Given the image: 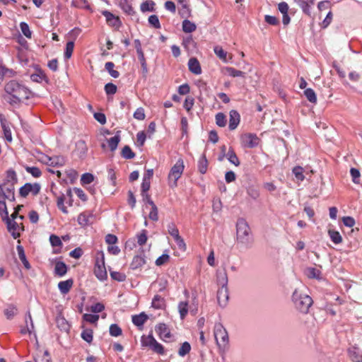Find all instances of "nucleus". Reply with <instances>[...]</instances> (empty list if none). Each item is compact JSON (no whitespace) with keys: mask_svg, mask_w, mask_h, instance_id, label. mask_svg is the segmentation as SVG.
Listing matches in <instances>:
<instances>
[{"mask_svg":"<svg viewBox=\"0 0 362 362\" xmlns=\"http://www.w3.org/2000/svg\"><path fill=\"white\" fill-rule=\"evenodd\" d=\"M6 93L11 96L8 102L11 104H16L30 98V91L24 85L11 80L4 87Z\"/></svg>","mask_w":362,"mask_h":362,"instance_id":"nucleus-1","label":"nucleus"},{"mask_svg":"<svg viewBox=\"0 0 362 362\" xmlns=\"http://www.w3.org/2000/svg\"><path fill=\"white\" fill-rule=\"evenodd\" d=\"M236 242L240 247L248 249L252 246L253 238L250 227L245 219L238 218L236 223Z\"/></svg>","mask_w":362,"mask_h":362,"instance_id":"nucleus-2","label":"nucleus"},{"mask_svg":"<svg viewBox=\"0 0 362 362\" xmlns=\"http://www.w3.org/2000/svg\"><path fill=\"white\" fill-rule=\"evenodd\" d=\"M291 300L294 308L303 314H307L313 303L312 298L298 288L293 291Z\"/></svg>","mask_w":362,"mask_h":362,"instance_id":"nucleus-3","label":"nucleus"},{"mask_svg":"<svg viewBox=\"0 0 362 362\" xmlns=\"http://www.w3.org/2000/svg\"><path fill=\"white\" fill-rule=\"evenodd\" d=\"M214 334L218 348L223 351L228 349L229 343L228 334L221 323L218 322L215 324Z\"/></svg>","mask_w":362,"mask_h":362,"instance_id":"nucleus-4","label":"nucleus"},{"mask_svg":"<svg viewBox=\"0 0 362 362\" xmlns=\"http://www.w3.org/2000/svg\"><path fill=\"white\" fill-rule=\"evenodd\" d=\"M184 169V161L182 158H179L171 168L168 175V185L170 187L175 188L177 186V180L181 177Z\"/></svg>","mask_w":362,"mask_h":362,"instance_id":"nucleus-5","label":"nucleus"},{"mask_svg":"<svg viewBox=\"0 0 362 362\" xmlns=\"http://www.w3.org/2000/svg\"><path fill=\"white\" fill-rule=\"evenodd\" d=\"M141 345L142 347L148 348L157 354H165L163 346L157 341L152 334L142 335L141 337Z\"/></svg>","mask_w":362,"mask_h":362,"instance_id":"nucleus-6","label":"nucleus"},{"mask_svg":"<svg viewBox=\"0 0 362 362\" xmlns=\"http://www.w3.org/2000/svg\"><path fill=\"white\" fill-rule=\"evenodd\" d=\"M94 274L96 278L101 281L107 279V269L105 265L104 253L102 251L97 252L94 267Z\"/></svg>","mask_w":362,"mask_h":362,"instance_id":"nucleus-7","label":"nucleus"},{"mask_svg":"<svg viewBox=\"0 0 362 362\" xmlns=\"http://www.w3.org/2000/svg\"><path fill=\"white\" fill-rule=\"evenodd\" d=\"M15 185L4 181L0 185V197L11 202L15 201Z\"/></svg>","mask_w":362,"mask_h":362,"instance_id":"nucleus-8","label":"nucleus"},{"mask_svg":"<svg viewBox=\"0 0 362 362\" xmlns=\"http://www.w3.org/2000/svg\"><path fill=\"white\" fill-rule=\"evenodd\" d=\"M259 139L255 134L247 133L241 135L240 142L244 148H252L258 146Z\"/></svg>","mask_w":362,"mask_h":362,"instance_id":"nucleus-9","label":"nucleus"},{"mask_svg":"<svg viewBox=\"0 0 362 362\" xmlns=\"http://www.w3.org/2000/svg\"><path fill=\"white\" fill-rule=\"evenodd\" d=\"M7 225V229L14 239L20 237L21 231L24 230L22 223H18L17 221L11 220L10 218L4 221Z\"/></svg>","mask_w":362,"mask_h":362,"instance_id":"nucleus-10","label":"nucleus"},{"mask_svg":"<svg viewBox=\"0 0 362 362\" xmlns=\"http://www.w3.org/2000/svg\"><path fill=\"white\" fill-rule=\"evenodd\" d=\"M41 187L38 183H25L19 189V194L22 197H26L29 194L36 196L39 194Z\"/></svg>","mask_w":362,"mask_h":362,"instance_id":"nucleus-11","label":"nucleus"},{"mask_svg":"<svg viewBox=\"0 0 362 362\" xmlns=\"http://www.w3.org/2000/svg\"><path fill=\"white\" fill-rule=\"evenodd\" d=\"M102 13L105 17L106 22L110 26L116 30H118L121 27L122 22L118 16H115L108 11H103Z\"/></svg>","mask_w":362,"mask_h":362,"instance_id":"nucleus-12","label":"nucleus"},{"mask_svg":"<svg viewBox=\"0 0 362 362\" xmlns=\"http://www.w3.org/2000/svg\"><path fill=\"white\" fill-rule=\"evenodd\" d=\"M155 330L160 339L164 341H167L172 336L168 327L165 323L157 325Z\"/></svg>","mask_w":362,"mask_h":362,"instance_id":"nucleus-13","label":"nucleus"},{"mask_svg":"<svg viewBox=\"0 0 362 362\" xmlns=\"http://www.w3.org/2000/svg\"><path fill=\"white\" fill-rule=\"evenodd\" d=\"M347 354L352 362H362V351L356 345L349 347Z\"/></svg>","mask_w":362,"mask_h":362,"instance_id":"nucleus-14","label":"nucleus"},{"mask_svg":"<svg viewBox=\"0 0 362 362\" xmlns=\"http://www.w3.org/2000/svg\"><path fill=\"white\" fill-rule=\"evenodd\" d=\"M146 263L144 251L141 250L140 253L135 255L130 264V268L133 270L141 268Z\"/></svg>","mask_w":362,"mask_h":362,"instance_id":"nucleus-15","label":"nucleus"},{"mask_svg":"<svg viewBox=\"0 0 362 362\" xmlns=\"http://www.w3.org/2000/svg\"><path fill=\"white\" fill-rule=\"evenodd\" d=\"M229 298L228 289L227 286H221L217 292V300L220 306L225 307Z\"/></svg>","mask_w":362,"mask_h":362,"instance_id":"nucleus-16","label":"nucleus"},{"mask_svg":"<svg viewBox=\"0 0 362 362\" xmlns=\"http://www.w3.org/2000/svg\"><path fill=\"white\" fill-rule=\"evenodd\" d=\"M83 322L81 327L83 329V331L81 333V338L88 343H90V330L86 328L85 325V322H90V314L85 313L83 316Z\"/></svg>","mask_w":362,"mask_h":362,"instance_id":"nucleus-17","label":"nucleus"},{"mask_svg":"<svg viewBox=\"0 0 362 362\" xmlns=\"http://www.w3.org/2000/svg\"><path fill=\"white\" fill-rule=\"evenodd\" d=\"M229 124L228 128L230 130H234L238 126L240 121V114L237 110H232L229 112Z\"/></svg>","mask_w":362,"mask_h":362,"instance_id":"nucleus-18","label":"nucleus"},{"mask_svg":"<svg viewBox=\"0 0 362 362\" xmlns=\"http://www.w3.org/2000/svg\"><path fill=\"white\" fill-rule=\"evenodd\" d=\"M189 70L194 74L199 75L202 73V68L198 59L195 57H192L188 62Z\"/></svg>","mask_w":362,"mask_h":362,"instance_id":"nucleus-19","label":"nucleus"},{"mask_svg":"<svg viewBox=\"0 0 362 362\" xmlns=\"http://www.w3.org/2000/svg\"><path fill=\"white\" fill-rule=\"evenodd\" d=\"M0 122L1 127L3 129L4 134L6 139L11 142L12 141V134L9 126L7 124V121L3 115L0 114Z\"/></svg>","mask_w":362,"mask_h":362,"instance_id":"nucleus-20","label":"nucleus"},{"mask_svg":"<svg viewBox=\"0 0 362 362\" xmlns=\"http://www.w3.org/2000/svg\"><path fill=\"white\" fill-rule=\"evenodd\" d=\"M68 268L64 262L58 261L55 263L54 274L60 277L64 276L67 272Z\"/></svg>","mask_w":362,"mask_h":362,"instance_id":"nucleus-21","label":"nucleus"},{"mask_svg":"<svg viewBox=\"0 0 362 362\" xmlns=\"http://www.w3.org/2000/svg\"><path fill=\"white\" fill-rule=\"evenodd\" d=\"M148 319V315L145 313H141L139 315L132 316V322L137 327H143Z\"/></svg>","mask_w":362,"mask_h":362,"instance_id":"nucleus-22","label":"nucleus"},{"mask_svg":"<svg viewBox=\"0 0 362 362\" xmlns=\"http://www.w3.org/2000/svg\"><path fill=\"white\" fill-rule=\"evenodd\" d=\"M120 131H117L116 134L107 140V144L111 151H115L120 141Z\"/></svg>","mask_w":362,"mask_h":362,"instance_id":"nucleus-23","label":"nucleus"},{"mask_svg":"<svg viewBox=\"0 0 362 362\" xmlns=\"http://www.w3.org/2000/svg\"><path fill=\"white\" fill-rule=\"evenodd\" d=\"M74 281L72 279L60 281L58 284V288L62 294L67 293L73 286Z\"/></svg>","mask_w":362,"mask_h":362,"instance_id":"nucleus-24","label":"nucleus"},{"mask_svg":"<svg viewBox=\"0 0 362 362\" xmlns=\"http://www.w3.org/2000/svg\"><path fill=\"white\" fill-rule=\"evenodd\" d=\"M47 165L50 166H62L65 163V160L64 157L60 156H56L51 157V158H47Z\"/></svg>","mask_w":362,"mask_h":362,"instance_id":"nucleus-25","label":"nucleus"},{"mask_svg":"<svg viewBox=\"0 0 362 362\" xmlns=\"http://www.w3.org/2000/svg\"><path fill=\"white\" fill-rule=\"evenodd\" d=\"M294 1L298 5L305 14L310 16V6L313 5L310 4V1L308 2L305 0H294Z\"/></svg>","mask_w":362,"mask_h":362,"instance_id":"nucleus-26","label":"nucleus"},{"mask_svg":"<svg viewBox=\"0 0 362 362\" xmlns=\"http://www.w3.org/2000/svg\"><path fill=\"white\" fill-rule=\"evenodd\" d=\"M208 168V161L204 154L202 155L198 160V170L202 174H205Z\"/></svg>","mask_w":362,"mask_h":362,"instance_id":"nucleus-27","label":"nucleus"},{"mask_svg":"<svg viewBox=\"0 0 362 362\" xmlns=\"http://www.w3.org/2000/svg\"><path fill=\"white\" fill-rule=\"evenodd\" d=\"M16 249H17V252H18V254L19 259L23 262L24 267L27 269H29L30 268V265L28 261L26 259L23 247L21 245H18L17 247H16Z\"/></svg>","mask_w":362,"mask_h":362,"instance_id":"nucleus-28","label":"nucleus"},{"mask_svg":"<svg viewBox=\"0 0 362 362\" xmlns=\"http://www.w3.org/2000/svg\"><path fill=\"white\" fill-rule=\"evenodd\" d=\"M214 52L221 60H222L225 63L228 62L227 52L224 51L221 46H215L214 47Z\"/></svg>","mask_w":362,"mask_h":362,"instance_id":"nucleus-29","label":"nucleus"},{"mask_svg":"<svg viewBox=\"0 0 362 362\" xmlns=\"http://www.w3.org/2000/svg\"><path fill=\"white\" fill-rule=\"evenodd\" d=\"M18 313V308L14 305H8L4 310V315L8 320H11Z\"/></svg>","mask_w":362,"mask_h":362,"instance_id":"nucleus-30","label":"nucleus"},{"mask_svg":"<svg viewBox=\"0 0 362 362\" xmlns=\"http://www.w3.org/2000/svg\"><path fill=\"white\" fill-rule=\"evenodd\" d=\"M226 157L230 163L235 165V166L240 165V160L233 148H229L226 154Z\"/></svg>","mask_w":362,"mask_h":362,"instance_id":"nucleus-31","label":"nucleus"},{"mask_svg":"<svg viewBox=\"0 0 362 362\" xmlns=\"http://www.w3.org/2000/svg\"><path fill=\"white\" fill-rule=\"evenodd\" d=\"M178 311L180 318L184 320L188 313V303L187 301H181L178 304Z\"/></svg>","mask_w":362,"mask_h":362,"instance_id":"nucleus-32","label":"nucleus"},{"mask_svg":"<svg viewBox=\"0 0 362 362\" xmlns=\"http://www.w3.org/2000/svg\"><path fill=\"white\" fill-rule=\"evenodd\" d=\"M28 318L30 320V327L28 326V319H25L26 327H25L21 329V333L23 334H25L27 333H28L29 334H31L33 332H34L35 327H34L32 317H31V315L30 313H28Z\"/></svg>","mask_w":362,"mask_h":362,"instance_id":"nucleus-33","label":"nucleus"},{"mask_svg":"<svg viewBox=\"0 0 362 362\" xmlns=\"http://www.w3.org/2000/svg\"><path fill=\"white\" fill-rule=\"evenodd\" d=\"M57 327L64 332H67L69 330L70 325L63 317H58L57 318Z\"/></svg>","mask_w":362,"mask_h":362,"instance_id":"nucleus-34","label":"nucleus"},{"mask_svg":"<svg viewBox=\"0 0 362 362\" xmlns=\"http://www.w3.org/2000/svg\"><path fill=\"white\" fill-rule=\"evenodd\" d=\"M165 305V300L164 298L158 295H156L151 303V305L153 308L156 309H161L163 308Z\"/></svg>","mask_w":362,"mask_h":362,"instance_id":"nucleus-35","label":"nucleus"},{"mask_svg":"<svg viewBox=\"0 0 362 362\" xmlns=\"http://www.w3.org/2000/svg\"><path fill=\"white\" fill-rule=\"evenodd\" d=\"M329 236L334 244H339L342 242V237L340 233L334 230H328Z\"/></svg>","mask_w":362,"mask_h":362,"instance_id":"nucleus-36","label":"nucleus"},{"mask_svg":"<svg viewBox=\"0 0 362 362\" xmlns=\"http://www.w3.org/2000/svg\"><path fill=\"white\" fill-rule=\"evenodd\" d=\"M197 28L196 25L189 20H184L182 22V30L185 33H192Z\"/></svg>","mask_w":362,"mask_h":362,"instance_id":"nucleus-37","label":"nucleus"},{"mask_svg":"<svg viewBox=\"0 0 362 362\" xmlns=\"http://www.w3.org/2000/svg\"><path fill=\"white\" fill-rule=\"evenodd\" d=\"M6 200L0 197V214L1 216V218L3 221H6L7 218H8V212L7 210L6 204Z\"/></svg>","mask_w":362,"mask_h":362,"instance_id":"nucleus-38","label":"nucleus"},{"mask_svg":"<svg viewBox=\"0 0 362 362\" xmlns=\"http://www.w3.org/2000/svg\"><path fill=\"white\" fill-rule=\"evenodd\" d=\"M105 67V69L108 71V73L110 74V75L112 77H113L115 78H117L119 77V73L117 71L114 69L115 64L113 62H106Z\"/></svg>","mask_w":362,"mask_h":362,"instance_id":"nucleus-39","label":"nucleus"},{"mask_svg":"<svg viewBox=\"0 0 362 362\" xmlns=\"http://www.w3.org/2000/svg\"><path fill=\"white\" fill-rule=\"evenodd\" d=\"M226 71L227 74L232 77H244L245 74V72L230 66L226 68Z\"/></svg>","mask_w":362,"mask_h":362,"instance_id":"nucleus-40","label":"nucleus"},{"mask_svg":"<svg viewBox=\"0 0 362 362\" xmlns=\"http://www.w3.org/2000/svg\"><path fill=\"white\" fill-rule=\"evenodd\" d=\"M110 274L111 278L113 280H115L119 282L124 281L127 278L124 273L119 272H115V271L110 270Z\"/></svg>","mask_w":362,"mask_h":362,"instance_id":"nucleus-41","label":"nucleus"},{"mask_svg":"<svg viewBox=\"0 0 362 362\" xmlns=\"http://www.w3.org/2000/svg\"><path fill=\"white\" fill-rule=\"evenodd\" d=\"M304 95L309 102L312 103H316L317 96L315 91L312 88L305 89Z\"/></svg>","mask_w":362,"mask_h":362,"instance_id":"nucleus-42","label":"nucleus"},{"mask_svg":"<svg viewBox=\"0 0 362 362\" xmlns=\"http://www.w3.org/2000/svg\"><path fill=\"white\" fill-rule=\"evenodd\" d=\"M121 155L125 159H132L135 157V153L132 151L129 146H125L123 147Z\"/></svg>","mask_w":362,"mask_h":362,"instance_id":"nucleus-43","label":"nucleus"},{"mask_svg":"<svg viewBox=\"0 0 362 362\" xmlns=\"http://www.w3.org/2000/svg\"><path fill=\"white\" fill-rule=\"evenodd\" d=\"M190 350H191L190 344L187 341H185L182 344L180 348L179 349L178 354H179V356L183 357L185 355H187V354H189Z\"/></svg>","mask_w":362,"mask_h":362,"instance_id":"nucleus-44","label":"nucleus"},{"mask_svg":"<svg viewBox=\"0 0 362 362\" xmlns=\"http://www.w3.org/2000/svg\"><path fill=\"white\" fill-rule=\"evenodd\" d=\"M216 123L220 127H223L226 125V115L222 112H218L216 115Z\"/></svg>","mask_w":362,"mask_h":362,"instance_id":"nucleus-45","label":"nucleus"},{"mask_svg":"<svg viewBox=\"0 0 362 362\" xmlns=\"http://www.w3.org/2000/svg\"><path fill=\"white\" fill-rule=\"evenodd\" d=\"M293 173L298 180L303 181L305 179L303 168L300 166H296L293 168Z\"/></svg>","mask_w":362,"mask_h":362,"instance_id":"nucleus-46","label":"nucleus"},{"mask_svg":"<svg viewBox=\"0 0 362 362\" xmlns=\"http://www.w3.org/2000/svg\"><path fill=\"white\" fill-rule=\"evenodd\" d=\"M4 181L13 184H16L18 178L16 172L13 170H8L6 173V178Z\"/></svg>","mask_w":362,"mask_h":362,"instance_id":"nucleus-47","label":"nucleus"},{"mask_svg":"<svg viewBox=\"0 0 362 362\" xmlns=\"http://www.w3.org/2000/svg\"><path fill=\"white\" fill-rule=\"evenodd\" d=\"M74 48V43L72 41H69L66 45V49L64 52V57L66 59L71 58Z\"/></svg>","mask_w":362,"mask_h":362,"instance_id":"nucleus-48","label":"nucleus"},{"mask_svg":"<svg viewBox=\"0 0 362 362\" xmlns=\"http://www.w3.org/2000/svg\"><path fill=\"white\" fill-rule=\"evenodd\" d=\"M122 329L117 325L112 324L110 327V334L112 337H118L122 334Z\"/></svg>","mask_w":362,"mask_h":362,"instance_id":"nucleus-49","label":"nucleus"},{"mask_svg":"<svg viewBox=\"0 0 362 362\" xmlns=\"http://www.w3.org/2000/svg\"><path fill=\"white\" fill-rule=\"evenodd\" d=\"M155 4L152 1H146L141 4V10L143 12L153 11Z\"/></svg>","mask_w":362,"mask_h":362,"instance_id":"nucleus-50","label":"nucleus"},{"mask_svg":"<svg viewBox=\"0 0 362 362\" xmlns=\"http://www.w3.org/2000/svg\"><path fill=\"white\" fill-rule=\"evenodd\" d=\"M20 28H21V32L26 37L31 38L32 33L30 30L29 26L26 23H25V22L21 23Z\"/></svg>","mask_w":362,"mask_h":362,"instance_id":"nucleus-51","label":"nucleus"},{"mask_svg":"<svg viewBox=\"0 0 362 362\" xmlns=\"http://www.w3.org/2000/svg\"><path fill=\"white\" fill-rule=\"evenodd\" d=\"M117 90V86L112 83H108L105 86V91L107 95H114Z\"/></svg>","mask_w":362,"mask_h":362,"instance_id":"nucleus-52","label":"nucleus"},{"mask_svg":"<svg viewBox=\"0 0 362 362\" xmlns=\"http://www.w3.org/2000/svg\"><path fill=\"white\" fill-rule=\"evenodd\" d=\"M168 231L169 234L172 237H173V238H176L180 235L177 228L173 223H170V224L168 225Z\"/></svg>","mask_w":362,"mask_h":362,"instance_id":"nucleus-53","label":"nucleus"},{"mask_svg":"<svg viewBox=\"0 0 362 362\" xmlns=\"http://www.w3.org/2000/svg\"><path fill=\"white\" fill-rule=\"evenodd\" d=\"M137 243L140 246L144 245L147 241L146 230H143L139 234L136 235Z\"/></svg>","mask_w":362,"mask_h":362,"instance_id":"nucleus-54","label":"nucleus"},{"mask_svg":"<svg viewBox=\"0 0 362 362\" xmlns=\"http://www.w3.org/2000/svg\"><path fill=\"white\" fill-rule=\"evenodd\" d=\"M218 283L221 286H227L228 284V276L226 272L219 273L218 274Z\"/></svg>","mask_w":362,"mask_h":362,"instance_id":"nucleus-55","label":"nucleus"},{"mask_svg":"<svg viewBox=\"0 0 362 362\" xmlns=\"http://www.w3.org/2000/svg\"><path fill=\"white\" fill-rule=\"evenodd\" d=\"M148 23L155 28H160V24L158 17L156 15H151L148 17Z\"/></svg>","mask_w":362,"mask_h":362,"instance_id":"nucleus-56","label":"nucleus"},{"mask_svg":"<svg viewBox=\"0 0 362 362\" xmlns=\"http://www.w3.org/2000/svg\"><path fill=\"white\" fill-rule=\"evenodd\" d=\"M146 139V135L144 131L139 132L136 134V143L139 146H143Z\"/></svg>","mask_w":362,"mask_h":362,"instance_id":"nucleus-57","label":"nucleus"},{"mask_svg":"<svg viewBox=\"0 0 362 362\" xmlns=\"http://www.w3.org/2000/svg\"><path fill=\"white\" fill-rule=\"evenodd\" d=\"M148 217L153 221H157L158 220V211L156 204L151 206V210L148 214Z\"/></svg>","mask_w":362,"mask_h":362,"instance_id":"nucleus-58","label":"nucleus"},{"mask_svg":"<svg viewBox=\"0 0 362 362\" xmlns=\"http://www.w3.org/2000/svg\"><path fill=\"white\" fill-rule=\"evenodd\" d=\"M57 207L64 213L67 214L68 210L64 206V196L59 197L57 202Z\"/></svg>","mask_w":362,"mask_h":362,"instance_id":"nucleus-59","label":"nucleus"},{"mask_svg":"<svg viewBox=\"0 0 362 362\" xmlns=\"http://www.w3.org/2000/svg\"><path fill=\"white\" fill-rule=\"evenodd\" d=\"M88 221H89V216L86 214H81L78 216V222L82 226H88Z\"/></svg>","mask_w":362,"mask_h":362,"instance_id":"nucleus-60","label":"nucleus"},{"mask_svg":"<svg viewBox=\"0 0 362 362\" xmlns=\"http://www.w3.org/2000/svg\"><path fill=\"white\" fill-rule=\"evenodd\" d=\"M194 99L192 97H187L183 106L187 112H189L194 105Z\"/></svg>","mask_w":362,"mask_h":362,"instance_id":"nucleus-61","label":"nucleus"},{"mask_svg":"<svg viewBox=\"0 0 362 362\" xmlns=\"http://www.w3.org/2000/svg\"><path fill=\"white\" fill-rule=\"evenodd\" d=\"M93 117L100 124H105L106 123L107 119L106 116L103 112H94Z\"/></svg>","mask_w":362,"mask_h":362,"instance_id":"nucleus-62","label":"nucleus"},{"mask_svg":"<svg viewBox=\"0 0 362 362\" xmlns=\"http://www.w3.org/2000/svg\"><path fill=\"white\" fill-rule=\"evenodd\" d=\"M247 194L253 199H257L259 197V190L254 187H250L247 189Z\"/></svg>","mask_w":362,"mask_h":362,"instance_id":"nucleus-63","label":"nucleus"},{"mask_svg":"<svg viewBox=\"0 0 362 362\" xmlns=\"http://www.w3.org/2000/svg\"><path fill=\"white\" fill-rule=\"evenodd\" d=\"M35 362H52L48 351H45L43 355L38 356L35 358Z\"/></svg>","mask_w":362,"mask_h":362,"instance_id":"nucleus-64","label":"nucleus"}]
</instances>
